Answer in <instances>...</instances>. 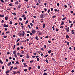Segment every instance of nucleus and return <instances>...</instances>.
I'll use <instances>...</instances> for the list:
<instances>
[{
    "label": "nucleus",
    "mask_w": 75,
    "mask_h": 75,
    "mask_svg": "<svg viewBox=\"0 0 75 75\" xmlns=\"http://www.w3.org/2000/svg\"><path fill=\"white\" fill-rule=\"evenodd\" d=\"M48 54H47V55H45L44 56L45 58H47V57H48Z\"/></svg>",
    "instance_id": "obj_23"
},
{
    "label": "nucleus",
    "mask_w": 75,
    "mask_h": 75,
    "mask_svg": "<svg viewBox=\"0 0 75 75\" xmlns=\"http://www.w3.org/2000/svg\"><path fill=\"white\" fill-rule=\"evenodd\" d=\"M69 42H67V45H69Z\"/></svg>",
    "instance_id": "obj_64"
},
{
    "label": "nucleus",
    "mask_w": 75,
    "mask_h": 75,
    "mask_svg": "<svg viewBox=\"0 0 75 75\" xmlns=\"http://www.w3.org/2000/svg\"><path fill=\"white\" fill-rule=\"evenodd\" d=\"M54 11H55V12H57V9H55Z\"/></svg>",
    "instance_id": "obj_49"
},
{
    "label": "nucleus",
    "mask_w": 75,
    "mask_h": 75,
    "mask_svg": "<svg viewBox=\"0 0 75 75\" xmlns=\"http://www.w3.org/2000/svg\"><path fill=\"white\" fill-rule=\"evenodd\" d=\"M24 59H22V62H24Z\"/></svg>",
    "instance_id": "obj_40"
},
{
    "label": "nucleus",
    "mask_w": 75,
    "mask_h": 75,
    "mask_svg": "<svg viewBox=\"0 0 75 75\" xmlns=\"http://www.w3.org/2000/svg\"><path fill=\"white\" fill-rule=\"evenodd\" d=\"M66 19V17H65L64 18L62 19V20H65V19Z\"/></svg>",
    "instance_id": "obj_48"
},
{
    "label": "nucleus",
    "mask_w": 75,
    "mask_h": 75,
    "mask_svg": "<svg viewBox=\"0 0 75 75\" xmlns=\"http://www.w3.org/2000/svg\"><path fill=\"white\" fill-rule=\"evenodd\" d=\"M7 10H11V8H7Z\"/></svg>",
    "instance_id": "obj_42"
},
{
    "label": "nucleus",
    "mask_w": 75,
    "mask_h": 75,
    "mask_svg": "<svg viewBox=\"0 0 75 75\" xmlns=\"http://www.w3.org/2000/svg\"><path fill=\"white\" fill-rule=\"evenodd\" d=\"M10 32L9 31L8 32H6V34H9L10 33Z\"/></svg>",
    "instance_id": "obj_22"
},
{
    "label": "nucleus",
    "mask_w": 75,
    "mask_h": 75,
    "mask_svg": "<svg viewBox=\"0 0 75 75\" xmlns=\"http://www.w3.org/2000/svg\"><path fill=\"white\" fill-rule=\"evenodd\" d=\"M25 17V15L24 14L23 15H22V17L23 18V17Z\"/></svg>",
    "instance_id": "obj_60"
},
{
    "label": "nucleus",
    "mask_w": 75,
    "mask_h": 75,
    "mask_svg": "<svg viewBox=\"0 0 75 75\" xmlns=\"http://www.w3.org/2000/svg\"><path fill=\"white\" fill-rule=\"evenodd\" d=\"M43 75H47V73L45 72L43 74Z\"/></svg>",
    "instance_id": "obj_27"
},
{
    "label": "nucleus",
    "mask_w": 75,
    "mask_h": 75,
    "mask_svg": "<svg viewBox=\"0 0 75 75\" xmlns=\"http://www.w3.org/2000/svg\"><path fill=\"white\" fill-rule=\"evenodd\" d=\"M32 33H33V34H35V33H36V31L34 30H32Z\"/></svg>",
    "instance_id": "obj_3"
},
{
    "label": "nucleus",
    "mask_w": 75,
    "mask_h": 75,
    "mask_svg": "<svg viewBox=\"0 0 75 75\" xmlns=\"http://www.w3.org/2000/svg\"><path fill=\"white\" fill-rule=\"evenodd\" d=\"M24 52H25L24 51H22L21 52V54H24Z\"/></svg>",
    "instance_id": "obj_45"
},
{
    "label": "nucleus",
    "mask_w": 75,
    "mask_h": 75,
    "mask_svg": "<svg viewBox=\"0 0 75 75\" xmlns=\"http://www.w3.org/2000/svg\"><path fill=\"white\" fill-rule=\"evenodd\" d=\"M52 28L53 29V31H54V30H55V28H54V26H53L52 27Z\"/></svg>",
    "instance_id": "obj_29"
},
{
    "label": "nucleus",
    "mask_w": 75,
    "mask_h": 75,
    "mask_svg": "<svg viewBox=\"0 0 75 75\" xmlns=\"http://www.w3.org/2000/svg\"><path fill=\"white\" fill-rule=\"evenodd\" d=\"M15 4H18V1H17L16 2H15Z\"/></svg>",
    "instance_id": "obj_13"
},
{
    "label": "nucleus",
    "mask_w": 75,
    "mask_h": 75,
    "mask_svg": "<svg viewBox=\"0 0 75 75\" xmlns=\"http://www.w3.org/2000/svg\"><path fill=\"white\" fill-rule=\"evenodd\" d=\"M35 38L36 40H39L38 38V36H36Z\"/></svg>",
    "instance_id": "obj_14"
},
{
    "label": "nucleus",
    "mask_w": 75,
    "mask_h": 75,
    "mask_svg": "<svg viewBox=\"0 0 75 75\" xmlns=\"http://www.w3.org/2000/svg\"><path fill=\"white\" fill-rule=\"evenodd\" d=\"M27 69H24V71H25V72H26V71H27Z\"/></svg>",
    "instance_id": "obj_55"
},
{
    "label": "nucleus",
    "mask_w": 75,
    "mask_h": 75,
    "mask_svg": "<svg viewBox=\"0 0 75 75\" xmlns=\"http://www.w3.org/2000/svg\"><path fill=\"white\" fill-rule=\"evenodd\" d=\"M10 24H13V23H12V21H10Z\"/></svg>",
    "instance_id": "obj_53"
},
{
    "label": "nucleus",
    "mask_w": 75,
    "mask_h": 75,
    "mask_svg": "<svg viewBox=\"0 0 75 75\" xmlns=\"http://www.w3.org/2000/svg\"><path fill=\"white\" fill-rule=\"evenodd\" d=\"M0 63H1V64H3V61H1V60L0 59Z\"/></svg>",
    "instance_id": "obj_12"
},
{
    "label": "nucleus",
    "mask_w": 75,
    "mask_h": 75,
    "mask_svg": "<svg viewBox=\"0 0 75 75\" xmlns=\"http://www.w3.org/2000/svg\"><path fill=\"white\" fill-rule=\"evenodd\" d=\"M4 32H3L1 34V35H4Z\"/></svg>",
    "instance_id": "obj_52"
},
{
    "label": "nucleus",
    "mask_w": 75,
    "mask_h": 75,
    "mask_svg": "<svg viewBox=\"0 0 75 75\" xmlns=\"http://www.w3.org/2000/svg\"><path fill=\"white\" fill-rule=\"evenodd\" d=\"M7 37V36L4 35V36L3 37H4V38H6V37Z\"/></svg>",
    "instance_id": "obj_31"
},
{
    "label": "nucleus",
    "mask_w": 75,
    "mask_h": 75,
    "mask_svg": "<svg viewBox=\"0 0 75 75\" xmlns=\"http://www.w3.org/2000/svg\"><path fill=\"white\" fill-rule=\"evenodd\" d=\"M38 69H40V66H38Z\"/></svg>",
    "instance_id": "obj_38"
},
{
    "label": "nucleus",
    "mask_w": 75,
    "mask_h": 75,
    "mask_svg": "<svg viewBox=\"0 0 75 75\" xmlns=\"http://www.w3.org/2000/svg\"><path fill=\"white\" fill-rule=\"evenodd\" d=\"M14 55L15 57L16 58H17V54H15Z\"/></svg>",
    "instance_id": "obj_11"
},
{
    "label": "nucleus",
    "mask_w": 75,
    "mask_h": 75,
    "mask_svg": "<svg viewBox=\"0 0 75 75\" xmlns=\"http://www.w3.org/2000/svg\"><path fill=\"white\" fill-rule=\"evenodd\" d=\"M16 64H19V62H18L17 61L16 62Z\"/></svg>",
    "instance_id": "obj_43"
},
{
    "label": "nucleus",
    "mask_w": 75,
    "mask_h": 75,
    "mask_svg": "<svg viewBox=\"0 0 75 75\" xmlns=\"http://www.w3.org/2000/svg\"><path fill=\"white\" fill-rule=\"evenodd\" d=\"M44 47L45 48H46V47H47V46H46V45H44Z\"/></svg>",
    "instance_id": "obj_32"
},
{
    "label": "nucleus",
    "mask_w": 75,
    "mask_h": 75,
    "mask_svg": "<svg viewBox=\"0 0 75 75\" xmlns=\"http://www.w3.org/2000/svg\"><path fill=\"white\" fill-rule=\"evenodd\" d=\"M29 57H29V55H28V54H27L26 58H28H28Z\"/></svg>",
    "instance_id": "obj_8"
},
{
    "label": "nucleus",
    "mask_w": 75,
    "mask_h": 75,
    "mask_svg": "<svg viewBox=\"0 0 75 75\" xmlns=\"http://www.w3.org/2000/svg\"><path fill=\"white\" fill-rule=\"evenodd\" d=\"M48 53H49V54H50V53H51V50H50L48 51Z\"/></svg>",
    "instance_id": "obj_16"
},
{
    "label": "nucleus",
    "mask_w": 75,
    "mask_h": 75,
    "mask_svg": "<svg viewBox=\"0 0 75 75\" xmlns=\"http://www.w3.org/2000/svg\"><path fill=\"white\" fill-rule=\"evenodd\" d=\"M4 29L5 31H7V28H5Z\"/></svg>",
    "instance_id": "obj_61"
},
{
    "label": "nucleus",
    "mask_w": 75,
    "mask_h": 75,
    "mask_svg": "<svg viewBox=\"0 0 75 75\" xmlns=\"http://www.w3.org/2000/svg\"><path fill=\"white\" fill-rule=\"evenodd\" d=\"M27 67V65H25L24 66V67Z\"/></svg>",
    "instance_id": "obj_62"
},
{
    "label": "nucleus",
    "mask_w": 75,
    "mask_h": 75,
    "mask_svg": "<svg viewBox=\"0 0 75 75\" xmlns=\"http://www.w3.org/2000/svg\"><path fill=\"white\" fill-rule=\"evenodd\" d=\"M16 73L17 74H20V71H18L16 72Z\"/></svg>",
    "instance_id": "obj_19"
},
{
    "label": "nucleus",
    "mask_w": 75,
    "mask_h": 75,
    "mask_svg": "<svg viewBox=\"0 0 75 75\" xmlns=\"http://www.w3.org/2000/svg\"><path fill=\"white\" fill-rule=\"evenodd\" d=\"M26 35L27 37H29V36H30V35H29L28 34H27Z\"/></svg>",
    "instance_id": "obj_56"
},
{
    "label": "nucleus",
    "mask_w": 75,
    "mask_h": 75,
    "mask_svg": "<svg viewBox=\"0 0 75 75\" xmlns=\"http://www.w3.org/2000/svg\"><path fill=\"white\" fill-rule=\"evenodd\" d=\"M28 20L26 21L25 24H28Z\"/></svg>",
    "instance_id": "obj_34"
},
{
    "label": "nucleus",
    "mask_w": 75,
    "mask_h": 75,
    "mask_svg": "<svg viewBox=\"0 0 75 75\" xmlns=\"http://www.w3.org/2000/svg\"><path fill=\"white\" fill-rule=\"evenodd\" d=\"M69 23H72V21H71L70 20H69Z\"/></svg>",
    "instance_id": "obj_21"
},
{
    "label": "nucleus",
    "mask_w": 75,
    "mask_h": 75,
    "mask_svg": "<svg viewBox=\"0 0 75 75\" xmlns=\"http://www.w3.org/2000/svg\"><path fill=\"white\" fill-rule=\"evenodd\" d=\"M69 27H67V28H65V30H66V31H67V32H69Z\"/></svg>",
    "instance_id": "obj_2"
},
{
    "label": "nucleus",
    "mask_w": 75,
    "mask_h": 75,
    "mask_svg": "<svg viewBox=\"0 0 75 75\" xmlns=\"http://www.w3.org/2000/svg\"><path fill=\"white\" fill-rule=\"evenodd\" d=\"M11 62H10L8 64V66H10V65H11Z\"/></svg>",
    "instance_id": "obj_15"
},
{
    "label": "nucleus",
    "mask_w": 75,
    "mask_h": 75,
    "mask_svg": "<svg viewBox=\"0 0 75 75\" xmlns=\"http://www.w3.org/2000/svg\"><path fill=\"white\" fill-rule=\"evenodd\" d=\"M32 58H35V56H33L32 57Z\"/></svg>",
    "instance_id": "obj_59"
},
{
    "label": "nucleus",
    "mask_w": 75,
    "mask_h": 75,
    "mask_svg": "<svg viewBox=\"0 0 75 75\" xmlns=\"http://www.w3.org/2000/svg\"><path fill=\"white\" fill-rule=\"evenodd\" d=\"M21 35L22 36V37H24V36L25 35L24 34V33H23L22 34H21Z\"/></svg>",
    "instance_id": "obj_30"
},
{
    "label": "nucleus",
    "mask_w": 75,
    "mask_h": 75,
    "mask_svg": "<svg viewBox=\"0 0 75 75\" xmlns=\"http://www.w3.org/2000/svg\"><path fill=\"white\" fill-rule=\"evenodd\" d=\"M10 70H7V71L6 72V75H7V74H8V73H10Z\"/></svg>",
    "instance_id": "obj_5"
},
{
    "label": "nucleus",
    "mask_w": 75,
    "mask_h": 75,
    "mask_svg": "<svg viewBox=\"0 0 75 75\" xmlns=\"http://www.w3.org/2000/svg\"><path fill=\"white\" fill-rule=\"evenodd\" d=\"M31 69V67H28V70L29 71H30V69Z\"/></svg>",
    "instance_id": "obj_24"
},
{
    "label": "nucleus",
    "mask_w": 75,
    "mask_h": 75,
    "mask_svg": "<svg viewBox=\"0 0 75 75\" xmlns=\"http://www.w3.org/2000/svg\"><path fill=\"white\" fill-rule=\"evenodd\" d=\"M50 9H48L47 12L48 13H50Z\"/></svg>",
    "instance_id": "obj_25"
},
{
    "label": "nucleus",
    "mask_w": 75,
    "mask_h": 75,
    "mask_svg": "<svg viewBox=\"0 0 75 75\" xmlns=\"http://www.w3.org/2000/svg\"><path fill=\"white\" fill-rule=\"evenodd\" d=\"M57 6H59V3H58L57 4Z\"/></svg>",
    "instance_id": "obj_63"
},
{
    "label": "nucleus",
    "mask_w": 75,
    "mask_h": 75,
    "mask_svg": "<svg viewBox=\"0 0 75 75\" xmlns=\"http://www.w3.org/2000/svg\"><path fill=\"white\" fill-rule=\"evenodd\" d=\"M20 41V38L18 39L16 41V42H18V41Z\"/></svg>",
    "instance_id": "obj_39"
},
{
    "label": "nucleus",
    "mask_w": 75,
    "mask_h": 75,
    "mask_svg": "<svg viewBox=\"0 0 75 75\" xmlns=\"http://www.w3.org/2000/svg\"><path fill=\"white\" fill-rule=\"evenodd\" d=\"M28 27L30 29H31V27H30V25H28Z\"/></svg>",
    "instance_id": "obj_41"
},
{
    "label": "nucleus",
    "mask_w": 75,
    "mask_h": 75,
    "mask_svg": "<svg viewBox=\"0 0 75 75\" xmlns=\"http://www.w3.org/2000/svg\"><path fill=\"white\" fill-rule=\"evenodd\" d=\"M21 49H23L24 47H23V46L21 47Z\"/></svg>",
    "instance_id": "obj_57"
},
{
    "label": "nucleus",
    "mask_w": 75,
    "mask_h": 75,
    "mask_svg": "<svg viewBox=\"0 0 75 75\" xmlns=\"http://www.w3.org/2000/svg\"><path fill=\"white\" fill-rule=\"evenodd\" d=\"M15 48H16V45H14V46H13V49H15Z\"/></svg>",
    "instance_id": "obj_46"
},
{
    "label": "nucleus",
    "mask_w": 75,
    "mask_h": 75,
    "mask_svg": "<svg viewBox=\"0 0 75 75\" xmlns=\"http://www.w3.org/2000/svg\"><path fill=\"white\" fill-rule=\"evenodd\" d=\"M64 23L63 22H62L61 24V25H64Z\"/></svg>",
    "instance_id": "obj_33"
},
{
    "label": "nucleus",
    "mask_w": 75,
    "mask_h": 75,
    "mask_svg": "<svg viewBox=\"0 0 75 75\" xmlns=\"http://www.w3.org/2000/svg\"><path fill=\"white\" fill-rule=\"evenodd\" d=\"M45 25H46L45 24H43L42 27L43 28H45Z\"/></svg>",
    "instance_id": "obj_9"
},
{
    "label": "nucleus",
    "mask_w": 75,
    "mask_h": 75,
    "mask_svg": "<svg viewBox=\"0 0 75 75\" xmlns=\"http://www.w3.org/2000/svg\"><path fill=\"white\" fill-rule=\"evenodd\" d=\"M51 11H54V9H53V8H51Z\"/></svg>",
    "instance_id": "obj_20"
},
{
    "label": "nucleus",
    "mask_w": 75,
    "mask_h": 75,
    "mask_svg": "<svg viewBox=\"0 0 75 75\" xmlns=\"http://www.w3.org/2000/svg\"><path fill=\"white\" fill-rule=\"evenodd\" d=\"M9 6H11V7L13 6V5L11 4H9Z\"/></svg>",
    "instance_id": "obj_28"
},
{
    "label": "nucleus",
    "mask_w": 75,
    "mask_h": 75,
    "mask_svg": "<svg viewBox=\"0 0 75 75\" xmlns=\"http://www.w3.org/2000/svg\"><path fill=\"white\" fill-rule=\"evenodd\" d=\"M46 62H47V63H48V60L47 59H46L45 60Z\"/></svg>",
    "instance_id": "obj_54"
},
{
    "label": "nucleus",
    "mask_w": 75,
    "mask_h": 75,
    "mask_svg": "<svg viewBox=\"0 0 75 75\" xmlns=\"http://www.w3.org/2000/svg\"><path fill=\"white\" fill-rule=\"evenodd\" d=\"M21 5L20 4H19L18 6V8H21Z\"/></svg>",
    "instance_id": "obj_7"
},
{
    "label": "nucleus",
    "mask_w": 75,
    "mask_h": 75,
    "mask_svg": "<svg viewBox=\"0 0 75 75\" xmlns=\"http://www.w3.org/2000/svg\"><path fill=\"white\" fill-rule=\"evenodd\" d=\"M34 62V60H31L30 61V63H32V62Z\"/></svg>",
    "instance_id": "obj_37"
},
{
    "label": "nucleus",
    "mask_w": 75,
    "mask_h": 75,
    "mask_svg": "<svg viewBox=\"0 0 75 75\" xmlns=\"http://www.w3.org/2000/svg\"><path fill=\"white\" fill-rule=\"evenodd\" d=\"M4 17V15H1V17L3 18V17Z\"/></svg>",
    "instance_id": "obj_50"
},
{
    "label": "nucleus",
    "mask_w": 75,
    "mask_h": 75,
    "mask_svg": "<svg viewBox=\"0 0 75 75\" xmlns=\"http://www.w3.org/2000/svg\"><path fill=\"white\" fill-rule=\"evenodd\" d=\"M40 18H44L45 17V15H44V14H41L40 15Z\"/></svg>",
    "instance_id": "obj_1"
},
{
    "label": "nucleus",
    "mask_w": 75,
    "mask_h": 75,
    "mask_svg": "<svg viewBox=\"0 0 75 75\" xmlns=\"http://www.w3.org/2000/svg\"><path fill=\"white\" fill-rule=\"evenodd\" d=\"M13 75H15V74H16V72L15 71H13Z\"/></svg>",
    "instance_id": "obj_47"
},
{
    "label": "nucleus",
    "mask_w": 75,
    "mask_h": 75,
    "mask_svg": "<svg viewBox=\"0 0 75 75\" xmlns=\"http://www.w3.org/2000/svg\"><path fill=\"white\" fill-rule=\"evenodd\" d=\"M59 30V29H58V28H56V31H58Z\"/></svg>",
    "instance_id": "obj_10"
},
{
    "label": "nucleus",
    "mask_w": 75,
    "mask_h": 75,
    "mask_svg": "<svg viewBox=\"0 0 75 75\" xmlns=\"http://www.w3.org/2000/svg\"><path fill=\"white\" fill-rule=\"evenodd\" d=\"M1 1L3 3H4V1H3V0H1Z\"/></svg>",
    "instance_id": "obj_51"
},
{
    "label": "nucleus",
    "mask_w": 75,
    "mask_h": 75,
    "mask_svg": "<svg viewBox=\"0 0 75 75\" xmlns=\"http://www.w3.org/2000/svg\"><path fill=\"white\" fill-rule=\"evenodd\" d=\"M4 27H8V25H6L5 24L4 25Z\"/></svg>",
    "instance_id": "obj_4"
},
{
    "label": "nucleus",
    "mask_w": 75,
    "mask_h": 75,
    "mask_svg": "<svg viewBox=\"0 0 75 75\" xmlns=\"http://www.w3.org/2000/svg\"><path fill=\"white\" fill-rule=\"evenodd\" d=\"M66 38H67V39H68L69 38V36L68 35H67L66 36Z\"/></svg>",
    "instance_id": "obj_17"
},
{
    "label": "nucleus",
    "mask_w": 75,
    "mask_h": 75,
    "mask_svg": "<svg viewBox=\"0 0 75 75\" xmlns=\"http://www.w3.org/2000/svg\"><path fill=\"white\" fill-rule=\"evenodd\" d=\"M48 37H49V36H48V35H47V36H45V38H48Z\"/></svg>",
    "instance_id": "obj_26"
},
{
    "label": "nucleus",
    "mask_w": 75,
    "mask_h": 75,
    "mask_svg": "<svg viewBox=\"0 0 75 75\" xmlns=\"http://www.w3.org/2000/svg\"><path fill=\"white\" fill-rule=\"evenodd\" d=\"M12 14H13V15H15V16H16V13H13Z\"/></svg>",
    "instance_id": "obj_36"
},
{
    "label": "nucleus",
    "mask_w": 75,
    "mask_h": 75,
    "mask_svg": "<svg viewBox=\"0 0 75 75\" xmlns=\"http://www.w3.org/2000/svg\"><path fill=\"white\" fill-rule=\"evenodd\" d=\"M2 69H4V67L3 66L2 67Z\"/></svg>",
    "instance_id": "obj_58"
},
{
    "label": "nucleus",
    "mask_w": 75,
    "mask_h": 75,
    "mask_svg": "<svg viewBox=\"0 0 75 75\" xmlns=\"http://www.w3.org/2000/svg\"><path fill=\"white\" fill-rule=\"evenodd\" d=\"M5 19L6 20H8V16H6L5 18Z\"/></svg>",
    "instance_id": "obj_6"
},
{
    "label": "nucleus",
    "mask_w": 75,
    "mask_h": 75,
    "mask_svg": "<svg viewBox=\"0 0 75 75\" xmlns=\"http://www.w3.org/2000/svg\"><path fill=\"white\" fill-rule=\"evenodd\" d=\"M13 67H11L10 69V71H11L12 70V69H13Z\"/></svg>",
    "instance_id": "obj_44"
},
{
    "label": "nucleus",
    "mask_w": 75,
    "mask_h": 75,
    "mask_svg": "<svg viewBox=\"0 0 75 75\" xmlns=\"http://www.w3.org/2000/svg\"><path fill=\"white\" fill-rule=\"evenodd\" d=\"M37 60L38 61H40V59L39 58H37Z\"/></svg>",
    "instance_id": "obj_35"
},
{
    "label": "nucleus",
    "mask_w": 75,
    "mask_h": 75,
    "mask_svg": "<svg viewBox=\"0 0 75 75\" xmlns=\"http://www.w3.org/2000/svg\"><path fill=\"white\" fill-rule=\"evenodd\" d=\"M15 54H16V51H13V54L14 55Z\"/></svg>",
    "instance_id": "obj_18"
}]
</instances>
